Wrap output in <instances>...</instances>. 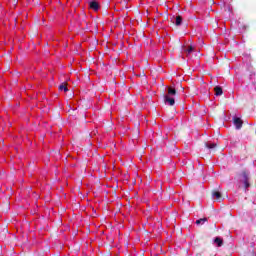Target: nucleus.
Masks as SVG:
<instances>
[{
    "label": "nucleus",
    "mask_w": 256,
    "mask_h": 256,
    "mask_svg": "<svg viewBox=\"0 0 256 256\" xmlns=\"http://www.w3.org/2000/svg\"><path fill=\"white\" fill-rule=\"evenodd\" d=\"M242 177H243L244 181H249V174H247V171L242 172Z\"/></svg>",
    "instance_id": "obj_12"
},
{
    "label": "nucleus",
    "mask_w": 256,
    "mask_h": 256,
    "mask_svg": "<svg viewBox=\"0 0 256 256\" xmlns=\"http://www.w3.org/2000/svg\"><path fill=\"white\" fill-rule=\"evenodd\" d=\"M164 101H165V103L169 104L170 107H173V105H175V98H173L169 95L164 96Z\"/></svg>",
    "instance_id": "obj_2"
},
{
    "label": "nucleus",
    "mask_w": 256,
    "mask_h": 256,
    "mask_svg": "<svg viewBox=\"0 0 256 256\" xmlns=\"http://www.w3.org/2000/svg\"><path fill=\"white\" fill-rule=\"evenodd\" d=\"M244 186L245 189H249V187H251V184H249V180H244Z\"/></svg>",
    "instance_id": "obj_13"
},
{
    "label": "nucleus",
    "mask_w": 256,
    "mask_h": 256,
    "mask_svg": "<svg viewBox=\"0 0 256 256\" xmlns=\"http://www.w3.org/2000/svg\"><path fill=\"white\" fill-rule=\"evenodd\" d=\"M168 95L169 97H175L177 95V90L173 87H168Z\"/></svg>",
    "instance_id": "obj_6"
},
{
    "label": "nucleus",
    "mask_w": 256,
    "mask_h": 256,
    "mask_svg": "<svg viewBox=\"0 0 256 256\" xmlns=\"http://www.w3.org/2000/svg\"><path fill=\"white\" fill-rule=\"evenodd\" d=\"M209 221L207 218H201L196 220V225H203L204 223H207Z\"/></svg>",
    "instance_id": "obj_11"
},
{
    "label": "nucleus",
    "mask_w": 256,
    "mask_h": 256,
    "mask_svg": "<svg viewBox=\"0 0 256 256\" xmlns=\"http://www.w3.org/2000/svg\"><path fill=\"white\" fill-rule=\"evenodd\" d=\"M181 23H183V17H181V16H176V21H175V25L177 26V27H179V25H181Z\"/></svg>",
    "instance_id": "obj_9"
},
{
    "label": "nucleus",
    "mask_w": 256,
    "mask_h": 256,
    "mask_svg": "<svg viewBox=\"0 0 256 256\" xmlns=\"http://www.w3.org/2000/svg\"><path fill=\"white\" fill-rule=\"evenodd\" d=\"M89 7L90 9H92L93 11H99V2L93 0L89 3Z\"/></svg>",
    "instance_id": "obj_5"
},
{
    "label": "nucleus",
    "mask_w": 256,
    "mask_h": 256,
    "mask_svg": "<svg viewBox=\"0 0 256 256\" xmlns=\"http://www.w3.org/2000/svg\"><path fill=\"white\" fill-rule=\"evenodd\" d=\"M205 147L206 149H209L210 153H215V151L219 150V144L217 143L207 142L205 143Z\"/></svg>",
    "instance_id": "obj_1"
},
{
    "label": "nucleus",
    "mask_w": 256,
    "mask_h": 256,
    "mask_svg": "<svg viewBox=\"0 0 256 256\" xmlns=\"http://www.w3.org/2000/svg\"><path fill=\"white\" fill-rule=\"evenodd\" d=\"M234 125H235L236 129H241V127H243V120H241V118H239V117H235Z\"/></svg>",
    "instance_id": "obj_3"
},
{
    "label": "nucleus",
    "mask_w": 256,
    "mask_h": 256,
    "mask_svg": "<svg viewBox=\"0 0 256 256\" xmlns=\"http://www.w3.org/2000/svg\"><path fill=\"white\" fill-rule=\"evenodd\" d=\"M193 46H189L188 49L186 50L188 53H193Z\"/></svg>",
    "instance_id": "obj_14"
},
{
    "label": "nucleus",
    "mask_w": 256,
    "mask_h": 256,
    "mask_svg": "<svg viewBox=\"0 0 256 256\" xmlns=\"http://www.w3.org/2000/svg\"><path fill=\"white\" fill-rule=\"evenodd\" d=\"M214 243H216L218 245V247H222L223 246V239L216 237L214 239Z\"/></svg>",
    "instance_id": "obj_10"
},
{
    "label": "nucleus",
    "mask_w": 256,
    "mask_h": 256,
    "mask_svg": "<svg viewBox=\"0 0 256 256\" xmlns=\"http://www.w3.org/2000/svg\"><path fill=\"white\" fill-rule=\"evenodd\" d=\"M214 92H215V95L217 97H219V96L223 95V88H221V86H216L214 88Z\"/></svg>",
    "instance_id": "obj_7"
},
{
    "label": "nucleus",
    "mask_w": 256,
    "mask_h": 256,
    "mask_svg": "<svg viewBox=\"0 0 256 256\" xmlns=\"http://www.w3.org/2000/svg\"><path fill=\"white\" fill-rule=\"evenodd\" d=\"M59 91H64L65 93H67V91H69V88H67V83H62L59 86Z\"/></svg>",
    "instance_id": "obj_8"
},
{
    "label": "nucleus",
    "mask_w": 256,
    "mask_h": 256,
    "mask_svg": "<svg viewBox=\"0 0 256 256\" xmlns=\"http://www.w3.org/2000/svg\"><path fill=\"white\" fill-rule=\"evenodd\" d=\"M212 197H215L217 201H223V195L217 190L212 191Z\"/></svg>",
    "instance_id": "obj_4"
},
{
    "label": "nucleus",
    "mask_w": 256,
    "mask_h": 256,
    "mask_svg": "<svg viewBox=\"0 0 256 256\" xmlns=\"http://www.w3.org/2000/svg\"><path fill=\"white\" fill-rule=\"evenodd\" d=\"M243 29H247V27L243 26Z\"/></svg>",
    "instance_id": "obj_16"
},
{
    "label": "nucleus",
    "mask_w": 256,
    "mask_h": 256,
    "mask_svg": "<svg viewBox=\"0 0 256 256\" xmlns=\"http://www.w3.org/2000/svg\"><path fill=\"white\" fill-rule=\"evenodd\" d=\"M8 191H11V188H7Z\"/></svg>",
    "instance_id": "obj_15"
}]
</instances>
